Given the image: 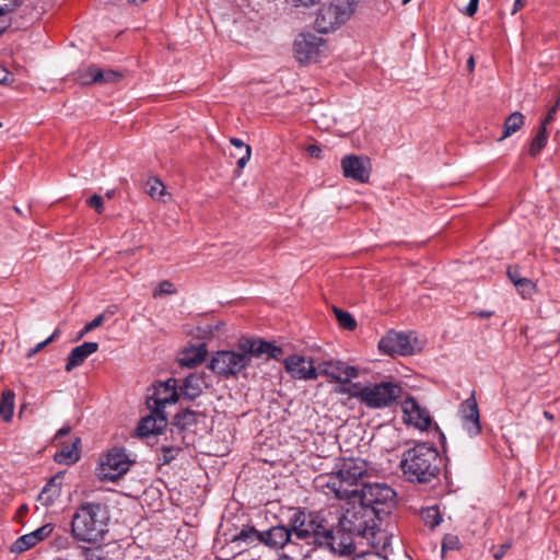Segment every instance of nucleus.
<instances>
[{"mask_svg":"<svg viewBox=\"0 0 560 560\" xmlns=\"http://www.w3.org/2000/svg\"><path fill=\"white\" fill-rule=\"evenodd\" d=\"M527 0H515L512 9V14H515L526 5Z\"/></svg>","mask_w":560,"mask_h":560,"instance_id":"nucleus-53","label":"nucleus"},{"mask_svg":"<svg viewBox=\"0 0 560 560\" xmlns=\"http://www.w3.org/2000/svg\"><path fill=\"white\" fill-rule=\"evenodd\" d=\"M121 74L117 71L106 69H101V77H98V83H113L120 80Z\"/></svg>","mask_w":560,"mask_h":560,"instance_id":"nucleus-40","label":"nucleus"},{"mask_svg":"<svg viewBox=\"0 0 560 560\" xmlns=\"http://www.w3.org/2000/svg\"><path fill=\"white\" fill-rule=\"evenodd\" d=\"M162 451H163V458H162V460H163L164 464H167L172 459L175 458V456L179 452V448L171 446V447H163Z\"/></svg>","mask_w":560,"mask_h":560,"instance_id":"nucleus-46","label":"nucleus"},{"mask_svg":"<svg viewBox=\"0 0 560 560\" xmlns=\"http://www.w3.org/2000/svg\"><path fill=\"white\" fill-rule=\"evenodd\" d=\"M559 104L560 103L557 101L556 105H553L549 109V112H548L546 118L542 120L540 127H545L547 129V125H549L551 121H553V119L556 117V114H557V110H558V107H559Z\"/></svg>","mask_w":560,"mask_h":560,"instance_id":"nucleus-48","label":"nucleus"},{"mask_svg":"<svg viewBox=\"0 0 560 560\" xmlns=\"http://www.w3.org/2000/svg\"><path fill=\"white\" fill-rule=\"evenodd\" d=\"M358 493L362 504L374 515L385 512V509L394 503L396 497L395 491L384 482H364Z\"/></svg>","mask_w":560,"mask_h":560,"instance_id":"nucleus-8","label":"nucleus"},{"mask_svg":"<svg viewBox=\"0 0 560 560\" xmlns=\"http://www.w3.org/2000/svg\"><path fill=\"white\" fill-rule=\"evenodd\" d=\"M372 468L361 458L342 459L335 471L317 479V486L326 489L338 499H347L359 492L357 483L359 480L370 476Z\"/></svg>","mask_w":560,"mask_h":560,"instance_id":"nucleus-1","label":"nucleus"},{"mask_svg":"<svg viewBox=\"0 0 560 560\" xmlns=\"http://www.w3.org/2000/svg\"><path fill=\"white\" fill-rule=\"evenodd\" d=\"M401 411L404 422L419 431H427L434 424L429 410L412 396L404 398Z\"/></svg>","mask_w":560,"mask_h":560,"instance_id":"nucleus-13","label":"nucleus"},{"mask_svg":"<svg viewBox=\"0 0 560 560\" xmlns=\"http://www.w3.org/2000/svg\"><path fill=\"white\" fill-rule=\"evenodd\" d=\"M60 495L61 478L59 476H55L49 480V482L44 487V489L39 493L38 501L44 506H50Z\"/></svg>","mask_w":560,"mask_h":560,"instance_id":"nucleus-26","label":"nucleus"},{"mask_svg":"<svg viewBox=\"0 0 560 560\" xmlns=\"http://www.w3.org/2000/svg\"><path fill=\"white\" fill-rule=\"evenodd\" d=\"M548 135L545 127H540L535 138L529 145V154L537 156L547 143Z\"/></svg>","mask_w":560,"mask_h":560,"instance_id":"nucleus-33","label":"nucleus"},{"mask_svg":"<svg viewBox=\"0 0 560 560\" xmlns=\"http://www.w3.org/2000/svg\"><path fill=\"white\" fill-rule=\"evenodd\" d=\"M148 194L156 200L166 202L170 198V194L166 191L164 184L158 178H151L147 183Z\"/></svg>","mask_w":560,"mask_h":560,"instance_id":"nucleus-29","label":"nucleus"},{"mask_svg":"<svg viewBox=\"0 0 560 560\" xmlns=\"http://www.w3.org/2000/svg\"><path fill=\"white\" fill-rule=\"evenodd\" d=\"M101 77V69L95 66H89L78 72V81L83 84L98 83Z\"/></svg>","mask_w":560,"mask_h":560,"instance_id":"nucleus-31","label":"nucleus"},{"mask_svg":"<svg viewBox=\"0 0 560 560\" xmlns=\"http://www.w3.org/2000/svg\"><path fill=\"white\" fill-rule=\"evenodd\" d=\"M25 509H26V506H25V505H22V508H21V512H24V510H25Z\"/></svg>","mask_w":560,"mask_h":560,"instance_id":"nucleus-62","label":"nucleus"},{"mask_svg":"<svg viewBox=\"0 0 560 560\" xmlns=\"http://www.w3.org/2000/svg\"><path fill=\"white\" fill-rule=\"evenodd\" d=\"M104 322V315L96 316L93 320L88 323L83 329V331L80 334V337H82L84 334L97 328L101 326Z\"/></svg>","mask_w":560,"mask_h":560,"instance_id":"nucleus-45","label":"nucleus"},{"mask_svg":"<svg viewBox=\"0 0 560 560\" xmlns=\"http://www.w3.org/2000/svg\"><path fill=\"white\" fill-rule=\"evenodd\" d=\"M109 513L104 504L85 502L74 512L71 535L80 542L100 544L108 533Z\"/></svg>","mask_w":560,"mask_h":560,"instance_id":"nucleus-2","label":"nucleus"},{"mask_svg":"<svg viewBox=\"0 0 560 560\" xmlns=\"http://www.w3.org/2000/svg\"><path fill=\"white\" fill-rule=\"evenodd\" d=\"M525 122V117L520 112L512 113L504 121L503 125V135L499 139V141H502L509 137H511L513 133L517 132Z\"/></svg>","mask_w":560,"mask_h":560,"instance_id":"nucleus-28","label":"nucleus"},{"mask_svg":"<svg viewBox=\"0 0 560 560\" xmlns=\"http://www.w3.org/2000/svg\"><path fill=\"white\" fill-rule=\"evenodd\" d=\"M353 560H387V558L377 552H366L355 556Z\"/></svg>","mask_w":560,"mask_h":560,"instance_id":"nucleus-47","label":"nucleus"},{"mask_svg":"<svg viewBox=\"0 0 560 560\" xmlns=\"http://www.w3.org/2000/svg\"><path fill=\"white\" fill-rule=\"evenodd\" d=\"M98 350V345L96 342H84L71 350L68 355V361L66 364V371L71 372L73 369L80 366L86 358Z\"/></svg>","mask_w":560,"mask_h":560,"instance_id":"nucleus-24","label":"nucleus"},{"mask_svg":"<svg viewBox=\"0 0 560 560\" xmlns=\"http://www.w3.org/2000/svg\"><path fill=\"white\" fill-rule=\"evenodd\" d=\"M357 0H326L322 3L315 18V27L319 33L338 30L350 20L355 11Z\"/></svg>","mask_w":560,"mask_h":560,"instance_id":"nucleus-5","label":"nucleus"},{"mask_svg":"<svg viewBox=\"0 0 560 560\" xmlns=\"http://www.w3.org/2000/svg\"><path fill=\"white\" fill-rule=\"evenodd\" d=\"M463 429L469 436H476L481 431L479 410L474 397L464 400L459 408Z\"/></svg>","mask_w":560,"mask_h":560,"instance_id":"nucleus-20","label":"nucleus"},{"mask_svg":"<svg viewBox=\"0 0 560 560\" xmlns=\"http://www.w3.org/2000/svg\"><path fill=\"white\" fill-rule=\"evenodd\" d=\"M175 292V288L170 281H162L159 287L153 292V296L158 298L164 294H173Z\"/></svg>","mask_w":560,"mask_h":560,"instance_id":"nucleus-42","label":"nucleus"},{"mask_svg":"<svg viewBox=\"0 0 560 560\" xmlns=\"http://www.w3.org/2000/svg\"><path fill=\"white\" fill-rule=\"evenodd\" d=\"M230 142L232 145H234L237 150L241 151V155L237 160V166L240 168H244L252 155L250 147L248 144H245L241 139L237 138H231Z\"/></svg>","mask_w":560,"mask_h":560,"instance_id":"nucleus-32","label":"nucleus"},{"mask_svg":"<svg viewBox=\"0 0 560 560\" xmlns=\"http://www.w3.org/2000/svg\"><path fill=\"white\" fill-rule=\"evenodd\" d=\"M10 78V72L4 69L3 67H0V83H8Z\"/></svg>","mask_w":560,"mask_h":560,"instance_id":"nucleus-54","label":"nucleus"},{"mask_svg":"<svg viewBox=\"0 0 560 560\" xmlns=\"http://www.w3.org/2000/svg\"><path fill=\"white\" fill-rule=\"evenodd\" d=\"M261 542L272 549H281L285 546H293L295 541L292 539L290 526H273L268 530L261 532Z\"/></svg>","mask_w":560,"mask_h":560,"instance_id":"nucleus-22","label":"nucleus"},{"mask_svg":"<svg viewBox=\"0 0 560 560\" xmlns=\"http://www.w3.org/2000/svg\"><path fill=\"white\" fill-rule=\"evenodd\" d=\"M80 439L77 438L70 445H66L60 452L55 454V460L58 464L71 465L80 458Z\"/></svg>","mask_w":560,"mask_h":560,"instance_id":"nucleus-27","label":"nucleus"},{"mask_svg":"<svg viewBox=\"0 0 560 560\" xmlns=\"http://www.w3.org/2000/svg\"><path fill=\"white\" fill-rule=\"evenodd\" d=\"M207 353L205 343L187 348L178 355V363L180 366L194 368L206 359Z\"/></svg>","mask_w":560,"mask_h":560,"instance_id":"nucleus-25","label":"nucleus"},{"mask_svg":"<svg viewBox=\"0 0 560 560\" xmlns=\"http://www.w3.org/2000/svg\"><path fill=\"white\" fill-rule=\"evenodd\" d=\"M36 539L35 537L32 535V533H28V534H25L23 536H21L20 538H18L13 546H12V551L13 552H23L32 547H34L36 545Z\"/></svg>","mask_w":560,"mask_h":560,"instance_id":"nucleus-36","label":"nucleus"},{"mask_svg":"<svg viewBox=\"0 0 560 560\" xmlns=\"http://www.w3.org/2000/svg\"><path fill=\"white\" fill-rule=\"evenodd\" d=\"M283 364L293 378L310 381L318 377L317 366L311 358L292 354L284 359Z\"/></svg>","mask_w":560,"mask_h":560,"instance_id":"nucleus-18","label":"nucleus"},{"mask_svg":"<svg viewBox=\"0 0 560 560\" xmlns=\"http://www.w3.org/2000/svg\"><path fill=\"white\" fill-rule=\"evenodd\" d=\"M14 393L12 390H4L0 401V416L4 421H10L14 410Z\"/></svg>","mask_w":560,"mask_h":560,"instance_id":"nucleus-30","label":"nucleus"},{"mask_svg":"<svg viewBox=\"0 0 560 560\" xmlns=\"http://www.w3.org/2000/svg\"><path fill=\"white\" fill-rule=\"evenodd\" d=\"M422 517L424 520L425 525H428L430 528L436 527L442 522L440 512L435 506L428 508L427 510H424L422 512Z\"/></svg>","mask_w":560,"mask_h":560,"instance_id":"nucleus-37","label":"nucleus"},{"mask_svg":"<svg viewBox=\"0 0 560 560\" xmlns=\"http://www.w3.org/2000/svg\"><path fill=\"white\" fill-rule=\"evenodd\" d=\"M211 384L209 375L205 372L192 373L183 380L179 390L183 398L194 400L199 397Z\"/></svg>","mask_w":560,"mask_h":560,"instance_id":"nucleus-21","label":"nucleus"},{"mask_svg":"<svg viewBox=\"0 0 560 560\" xmlns=\"http://www.w3.org/2000/svg\"><path fill=\"white\" fill-rule=\"evenodd\" d=\"M334 313L336 315L338 324L342 328L353 330L357 327V322L350 313L339 310L337 307L334 308Z\"/></svg>","mask_w":560,"mask_h":560,"instance_id":"nucleus-35","label":"nucleus"},{"mask_svg":"<svg viewBox=\"0 0 560 560\" xmlns=\"http://www.w3.org/2000/svg\"><path fill=\"white\" fill-rule=\"evenodd\" d=\"M70 431H71V428L69 425H65L57 431L55 439L57 440L61 436L68 435L70 433Z\"/></svg>","mask_w":560,"mask_h":560,"instance_id":"nucleus-55","label":"nucleus"},{"mask_svg":"<svg viewBox=\"0 0 560 560\" xmlns=\"http://www.w3.org/2000/svg\"><path fill=\"white\" fill-rule=\"evenodd\" d=\"M113 194H114L113 191H108V192L106 194V196H107L108 198H112V197H113Z\"/></svg>","mask_w":560,"mask_h":560,"instance_id":"nucleus-61","label":"nucleus"},{"mask_svg":"<svg viewBox=\"0 0 560 560\" xmlns=\"http://www.w3.org/2000/svg\"><path fill=\"white\" fill-rule=\"evenodd\" d=\"M23 0H0V16L5 15L22 4Z\"/></svg>","mask_w":560,"mask_h":560,"instance_id":"nucleus-41","label":"nucleus"},{"mask_svg":"<svg viewBox=\"0 0 560 560\" xmlns=\"http://www.w3.org/2000/svg\"><path fill=\"white\" fill-rule=\"evenodd\" d=\"M261 532H258L254 527L243 528L233 539V541H243L247 545L255 541L261 542Z\"/></svg>","mask_w":560,"mask_h":560,"instance_id":"nucleus-34","label":"nucleus"},{"mask_svg":"<svg viewBox=\"0 0 560 560\" xmlns=\"http://www.w3.org/2000/svg\"><path fill=\"white\" fill-rule=\"evenodd\" d=\"M326 50V42L315 34H300L293 44V51L300 63L317 61Z\"/></svg>","mask_w":560,"mask_h":560,"instance_id":"nucleus-12","label":"nucleus"},{"mask_svg":"<svg viewBox=\"0 0 560 560\" xmlns=\"http://www.w3.org/2000/svg\"><path fill=\"white\" fill-rule=\"evenodd\" d=\"M132 463L125 450L112 448L100 457L95 475L101 481L115 482L129 471Z\"/></svg>","mask_w":560,"mask_h":560,"instance_id":"nucleus-7","label":"nucleus"},{"mask_svg":"<svg viewBox=\"0 0 560 560\" xmlns=\"http://www.w3.org/2000/svg\"><path fill=\"white\" fill-rule=\"evenodd\" d=\"M249 364L243 351L221 350L212 354L208 368L222 376L236 375Z\"/></svg>","mask_w":560,"mask_h":560,"instance_id":"nucleus-9","label":"nucleus"},{"mask_svg":"<svg viewBox=\"0 0 560 560\" xmlns=\"http://www.w3.org/2000/svg\"><path fill=\"white\" fill-rule=\"evenodd\" d=\"M458 540L454 536L446 537L443 542V549H453L457 545Z\"/></svg>","mask_w":560,"mask_h":560,"instance_id":"nucleus-51","label":"nucleus"},{"mask_svg":"<svg viewBox=\"0 0 560 560\" xmlns=\"http://www.w3.org/2000/svg\"><path fill=\"white\" fill-rule=\"evenodd\" d=\"M342 174L358 183H366L371 174V163L365 156L348 154L341 160Z\"/></svg>","mask_w":560,"mask_h":560,"instance_id":"nucleus-19","label":"nucleus"},{"mask_svg":"<svg viewBox=\"0 0 560 560\" xmlns=\"http://www.w3.org/2000/svg\"><path fill=\"white\" fill-rule=\"evenodd\" d=\"M289 526L295 545L301 540L308 546H319L320 540L325 539L327 525L317 514L298 511L290 518Z\"/></svg>","mask_w":560,"mask_h":560,"instance_id":"nucleus-6","label":"nucleus"},{"mask_svg":"<svg viewBox=\"0 0 560 560\" xmlns=\"http://www.w3.org/2000/svg\"><path fill=\"white\" fill-rule=\"evenodd\" d=\"M339 393L346 394L351 398L358 399L362 405L370 409H385L397 402L404 397L402 387L392 381L378 383L357 382L349 386H343Z\"/></svg>","mask_w":560,"mask_h":560,"instance_id":"nucleus-3","label":"nucleus"},{"mask_svg":"<svg viewBox=\"0 0 560 560\" xmlns=\"http://www.w3.org/2000/svg\"><path fill=\"white\" fill-rule=\"evenodd\" d=\"M237 346L249 359L250 357L265 358L267 360L279 359L283 353L280 347L262 339L243 337L238 340Z\"/></svg>","mask_w":560,"mask_h":560,"instance_id":"nucleus-16","label":"nucleus"},{"mask_svg":"<svg viewBox=\"0 0 560 560\" xmlns=\"http://www.w3.org/2000/svg\"><path fill=\"white\" fill-rule=\"evenodd\" d=\"M511 546H512L511 541L500 545L493 552L494 559H497V560L502 559L505 556L506 551L511 548Z\"/></svg>","mask_w":560,"mask_h":560,"instance_id":"nucleus-49","label":"nucleus"},{"mask_svg":"<svg viewBox=\"0 0 560 560\" xmlns=\"http://www.w3.org/2000/svg\"><path fill=\"white\" fill-rule=\"evenodd\" d=\"M88 205L95 209L96 212L102 213L104 209V201L100 195H93L89 198Z\"/></svg>","mask_w":560,"mask_h":560,"instance_id":"nucleus-44","label":"nucleus"},{"mask_svg":"<svg viewBox=\"0 0 560 560\" xmlns=\"http://www.w3.org/2000/svg\"><path fill=\"white\" fill-rule=\"evenodd\" d=\"M374 514L360 501L358 505L347 508L339 516V527L345 532L357 535H365L371 527L370 522L373 521Z\"/></svg>","mask_w":560,"mask_h":560,"instance_id":"nucleus-11","label":"nucleus"},{"mask_svg":"<svg viewBox=\"0 0 560 560\" xmlns=\"http://www.w3.org/2000/svg\"><path fill=\"white\" fill-rule=\"evenodd\" d=\"M180 397L179 383L172 377L154 386V393L148 404L155 411L164 412L166 406L176 404Z\"/></svg>","mask_w":560,"mask_h":560,"instance_id":"nucleus-14","label":"nucleus"},{"mask_svg":"<svg viewBox=\"0 0 560 560\" xmlns=\"http://www.w3.org/2000/svg\"><path fill=\"white\" fill-rule=\"evenodd\" d=\"M440 463L438 450L420 443L404 453L400 466L408 480L425 483L438 476Z\"/></svg>","mask_w":560,"mask_h":560,"instance_id":"nucleus-4","label":"nucleus"},{"mask_svg":"<svg viewBox=\"0 0 560 560\" xmlns=\"http://www.w3.org/2000/svg\"><path fill=\"white\" fill-rule=\"evenodd\" d=\"M25 509H26V506H25V505H22V508H21V512H24V510H25Z\"/></svg>","mask_w":560,"mask_h":560,"instance_id":"nucleus-63","label":"nucleus"},{"mask_svg":"<svg viewBox=\"0 0 560 560\" xmlns=\"http://www.w3.org/2000/svg\"><path fill=\"white\" fill-rule=\"evenodd\" d=\"M411 0H401V4L402 5H406L407 3H409Z\"/></svg>","mask_w":560,"mask_h":560,"instance_id":"nucleus-60","label":"nucleus"},{"mask_svg":"<svg viewBox=\"0 0 560 560\" xmlns=\"http://www.w3.org/2000/svg\"><path fill=\"white\" fill-rule=\"evenodd\" d=\"M510 280L516 285L517 278H522L517 270H509L508 271Z\"/></svg>","mask_w":560,"mask_h":560,"instance_id":"nucleus-56","label":"nucleus"},{"mask_svg":"<svg viewBox=\"0 0 560 560\" xmlns=\"http://www.w3.org/2000/svg\"><path fill=\"white\" fill-rule=\"evenodd\" d=\"M59 335H60V330L56 329L51 334V336H49L46 340L37 343L36 347L30 351L28 357H32V355L36 354L37 352L42 351L47 345L52 342Z\"/></svg>","mask_w":560,"mask_h":560,"instance_id":"nucleus-43","label":"nucleus"},{"mask_svg":"<svg viewBox=\"0 0 560 560\" xmlns=\"http://www.w3.org/2000/svg\"><path fill=\"white\" fill-rule=\"evenodd\" d=\"M381 352L389 355H411L419 351L421 347L417 337L412 332L389 331L380 342Z\"/></svg>","mask_w":560,"mask_h":560,"instance_id":"nucleus-10","label":"nucleus"},{"mask_svg":"<svg viewBox=\"0 0 560 560\" xmlns=\"http://www.w3.org/2000/svg\"><path fill=\"white\" fill-rule=\"evenodd\" d=\"M515 287L524 298L532 295L535 291V283L527 278H517Z\"/></svg>","mask_w":560,"mask_h":560,"instance_id":"nucleus-38","label":"nucleus"},{"mask_svg":"<svg viewBox=\"0 0 560 560\" xmlns=\"http://www.w3.org/2000/svg\"><path fill=\"white\" fill-rule=\"evenodd\" d=\"M467 68L469 69V71H472L474 68H475V59L474 57H470L468 60H467Z\"/></svg>","mask_w":560,"mask_h":560,"instance_id":"nucleus-57","label":"nucleus"},{"mask_svg":"<svg viewBox=\"0 0 560 560\" xmlns=\"http://www.w3.org/2000/svg\"><path fill=\"white\" fill-rule=\"evenodd\" d=\"M478 2L479 0H470L468 5L465 8V14L472 16L477 12Z\"/></svg>","mask_w":560,"mask_h":560,"instance_id":"nucleus-50","label":"nucleus"},{"mask_svg":"<svg viewBox=\"0 0 560 560\" xmlns=\"http://www.w3.org/2000/svg\"><path fill=\"white\" fill-rule=\"evenodd\" d=\"M147 0H128V2L132 3V4H139V3H143L145 2Z\"/></svg>","mask_w":560,"mask_h":560,"instance_id":"nucleus-58","label":"nucleus"},{"mask_svg":"<svg viewBox=\"0 0 560 560\" xmlns=\"http://www.w3.org/2000/svg\"><path fill=\"white\" fill-rule=\"evenodd\" d=\"M491 314H492L491 312H488V313H487V312H483V313H481L480 315H481V316L487 317V316H490Z\"/></svg>","mask_w":560,"mask_h":560,"instance_id":"nucleus-59","label":"nucleus"},{"mask_svg":"<svg viewBox=\"0 0 560 560\" xmlns=\"http://www.w3.org/2000/svg\"><path fill=\"white\" fill-rule=\"evenodd\" d=\"M318 376L324 375L337 383L349 386L359 376V369L340 360L323 361L317 365Z\"/></svg>","mask_w":560,"mask_h":560,"instance_id":"nucleus-15","label":"nucleus"},{"mask_svg":"<svg viewBox=\"0 0 560 560\" xmlns=\"http://www.w3.org/2000/svg\"><path fill=\"white\" fill-rule=\"evenodd\" d=\"M166 425V415L153 409L150 416L142 418L138 424L137 431L140 436H150L161 433Z\"/></svg>","mask_w":560,"mask_h":560,"instance_id":"nucleus-23","label":"nucleus"},{"mask_svg":"<svg viewBox=\"0 0 560 560\" xmlns=\"http://www.w3.org/2000/svg\"><path fill=\"white\" fill-rule=\"evenodd\" d=\"M54 528H55V526L52 523H47L31 533L35 537L36 542L38 544L39 541L49 537L51 535Z\"/></svg>","mask_w":560,"mask_h":560,"instance_id":"nucleus-39","label":"nucleus"},{"mask_svg":"<svg viewBox=\"0 0 560 560\" xmlns=\"http://www.w3.org/2000/svg\"><path fill=\"white\" fill-rule=\"evenodd\" d=\"M353 533L345 532L341 527L334 533L328 526L325 529V539L320 540L319 547H326L331 552L340 556L352 555L355 550Z\"/></svg>","mask_w":560,"mask_h":560,"instance_id":"nucleus-17","label":"nucleus"},{"mask_svg":"<svg viewBox=\"0 0 560 560\" xmlns=\"http://www.w3.org/2000/svg\"><path fill=\"white\" fill-rule=\"evenodd\" d=\"M307 152L311 156L320 158L322 149L318 145L312 144L307 147Z\"/></svg>","mask_w":560,"mask_h":560,"instance_id":"nucleus-52","label":"nucleus"}]
</instances>
